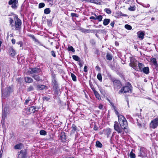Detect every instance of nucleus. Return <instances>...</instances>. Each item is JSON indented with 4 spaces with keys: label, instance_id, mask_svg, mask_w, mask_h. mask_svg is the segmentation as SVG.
Wrapping results in <instances>:
<instances>
[{
    "label": "nucleus",
    "instance_id": "f257e3e1",
    "mask_svg": "<svg viewBox=\"0 0 158 158\" xmlns=\"http://www.w3.org/2000/svg\"><path fill=\"white\" fill-rule=\"evenodd\" d=\"M114 111L116 114L118 116V122L120 125H119L117 122L115 121L114 126V130L118 134H123L124 132L126 133H128L129 131L127 129L128 124L126 119L122 115L119 114L118 112L116 110Z\"/></svg>",
    "mask_w": 158,
    "mask_h": 158
},
{
    "label": "nucleus",
    "instance_id": "f03ea898",
    "mask_svg": "<svg viewBox=\"0 0 158 158\" xmlns=\"http://www.w3.org/2000/svg\"><path fill=\"white\" fill-rule=\"evenodd\" d=\"M14 20L15 21V25L13 24L14 20L11 18H9V23L11 27L13 28L15 27V31L19 30L21 28V25L22 22L21 20L19 19L18 15H15L14 16Z\"/></svg>",
    "mask_w": 158,
    "mask_h": 158
},
{
    "label": "nucleus",
    "instance_id": "7ed1b4c3",
    "mask_svg": "<svg viewBox=\"0 0 158 158\" xmlns=\"http://www.w3.org/2000/svg\"><path fill=\"white\" fill-rule=\"evenodd\" d=\"M132 91V87L131 84L129 82H127L126 85L123 87L119 91L118 94H119L123 93H131Z\"/></svg>",
    "mask_w": 158,
    "mask_h": 158
},
{
    "label": "nucleus",
    "instance_id": "20e7f679",
    "mask_svg": "<svg viewBox=\"0 0 158 158\" xmlns=\"http://www.w3.org/2000/svg\"><path fill=\"white\" fill-rule=\"evenodd\" d=\"M2 97L3 98H5L9 95L10 92L12 91V88L10 87H7L4 90L2 89Z\"/></svg>",
    "mask_w": 158,
    "mask_h": 158
},
{
    "label": "nucleus",
    "instance_id": "39448f33",
    "mask_svg": "<svg viewBox=\"0 0 158 158\" xmlns=\"http://www.w3.org/2000/svg\"><path fill=\"white\" fill-rule=\"evenodd\" d=\"M147 150L143 147L140 148V150L138 153V156L142 158L147 156Z\"/></svg>",
    "mask_w": 158,
    "mask_h": 158
},
{
    "label": "nucleus",
    "instance_id": "423d86ee",
    "mask_svg": "<svg viewBox=\"0 0 158 158\" xmlns=\"http://www.w3.org/2000/svg\"><path fill=\"white\" fill-rule=\"evenodd\" d=\"M137 63V61L135 59L133 58H130V63L129 64V66L135 70L138 71Z\"/></svg>",
    "mask_w": 158,
    "mask_h": 158
},
{
    "label": "nucleus",
    "instance_id": "0eeeda50",
    "mask_svg": "<svg viewBox=\"0 0 158 158\" xmlns=\"http://www.w3.org/2000/svg\"><path fill=\"white\" fill-rule=\"evenodd\" d=\"M114 89L115 90L117 91L120 88L122 85L120 81L117 80L113 81Z\"/></svg>",
    "mask_w": 158,
    "mask_h": 158
},
{
    "label": "nucleus",
    "instance_id": "6e6552de",
    "mask_svg": "<svg viewBox=\"0 0 158 158\" xmlns=\"http://www.w3.org/2000/svg\"><path fill=\"white\" fill-rule=\"evenodd\" d=\"M27 149L21 150L19 152H18V158H27Z\"/></svg>",
    "mask_w": 158,
    "mask_h": 158
},
{
    "label": "nucleus",
    "instance_id": "1a4fd4ad",
    "mask_svg": "<svg viewBox=\"0 0 158 158\" xmlns=\"http://www.w3.org/2000/svg\"><path fill=\"white\" fill-rule=\"evenodd\" d=\"M158 126V118H156L152 120L150 123V127L155 129Z\"/></svg>",
    "mask_w": 158,
    "mask_h": 158
},
{
    "label": "nucleus",
    "instance_id": "9d476101",
    "mask_svg": "<svg viewBox=\"0 0 158 158\" xmlns=\"http://www.w3.org/2000/svg\"><path fill=\"white\" fill-rule=\"evenodd\" d=\"M40 69L35 68H30L29 73L30 74L38 73L40 72Z\"/></svg>",
    "mask_w": 158,
    "mask_h": 158
},
{
    "label": "nucleus",
    "instance_id": "9b49d317",
    "mask_svg": "<svg viewBox=\"0 0 158 158\" xmlns=\"http://www.w3.org/2000/svg\"><path fill=\"white\" fill-rule=\"evenodd\" d=\"M80 31L82 32L86 33H94L95 31H97L96 30H89L87 29L83 28L80 29Z\"/></svg>",
    "mask_w": 158,
    "mask_h": 158
},
{
    "label": "nucleus",
    "instance_id": "f8f14e48",
    "mask_svg": "<svg viewBox=\"0 0 158 158\" xmlns=\"http://www.w3.org/2000/svg\"><path fill=\"white\" fill-rule=\"evenodd\" d=\"M8 52L10 56L13 57L15 54V50L12 46H10L8 48Z\"/></svg>",
    "mask_w": 158,
    "mask_h": 158
},
{
    "label": "nucleus",
    "instance_id": "ddd939ff",
    "mask_svg": "<svg viewBox=\"0 0 158 158\" xmlns=\"http://www.w3.org/2000/svg\"><path fill=\"white\" fill-rule=\"evenodd\" d=\"M104 131L105 135L108 138L110 137V135L111 134V130L110 128H107L105 129L104 130Z\"/></svg>",
    "mask_w": 158,
    "mask_h": 158
},
{
    "label": "nucleus",
    "instance_id": "4468645a",
    "mask_svg": "<svg viewBox=\"0 0 158 158\" xmlns=\"http://www.w3.org/2000/svg\"><path fill=\"white\" fill-rule=\"evenodd\" d=\"M52 82L53 85V88L56 91L58 88V85L57 80L52 79Z\"/></svg>",
    "mask_w": 158,
    "mask_h": 158
},
{
    "label": "nucleus",
    "instance_id": "2eb2a0df",
    "mask_svg": "<svg viewBox=\"0 0 158 158\" xmlns=\"http://www.w3.org/2000/svg\"><path fill=\"white\" fill-rule=\"evenodd\" d=\"M60 138L62 142L64 143L65 142L66 140V137L64 132H61Z\"/></svg>",
    "mask_w": 158,
    "mask_h": 158
},
{
    "label": "nucleus",
    "instance_id": "dca6fc26",
    "mask_svg": "<svg viewBox=\"0 0 158 158\" xmlns=\"http://www.w3.org/2000/svg\"><path fill=\"white\" fill-rule=\"evenodd\" d=\"M38 108L35 106H30L28 109L29 112L30 113H34L35 111L38 110Z\"/></svg>",
    "mask_w": 158,
    "mask_h": 158
},
{
    "label": "nucleus",
    "instance_id": "f3484780",
    "mask_svg": "<svg viewBox=\"0 0 158 158\" xmlns=\"http://www.w3.org/2000/svg\"><path fill=\"white\" fill-rule=\"evenodd\" d=\"M37 89L40 90H42L43 89H48L47 86L46 85H38L37 86Z\"/></svg>",
    "mask_w": 158,
    "mask_h": 158
},
{
    "label": "nucleus",
    "instance_id": "a211bd4d",
    "mask_svg": "<svg viewBox=\"0 0 158 158\" xmlns=\"http://www.w3.org/2000/svg\"><path fill=\"white\" fill-rule=\"evenodd\" d=\"M142 71L146 74H148L149 73V67H146L143 68L142 70Z\"/></svg>",
    "mask_w": 158,
    "mask_h": 158
},
{
    "label": "nucleus",
    "instance_id": "6ab92c4d",
    "mask_svg": "<svg viewBox=\"0 0 158 158\" xmlns=\"http://www.w3.org/2000/svg\"><path fill=\"white\" fill-rule=\"evenodd\" d=\"M150 60L152 62L153 65L155 66L156 68L158 67V64L157 63L156 60L155 58L151 59Z\"/></svg>",
    "mask_w": 158,
    "mask_h": 158
},
{
    "label": "nucleus",
    "instance_id": "aec40b11",
    "mask_svg": "<svg viewBox=\"0 0 158 158\" xmlns=\"http://www.w3.org/2000/svg\"><path fill=\"white\" fill-rule=\"evenodd\" d=\"M24 80L25 82L28 83H31L33 81V80L31 78L28 77H25Z\"/></svg>",
    "mask_w": 158,
    "mask_h": 158
},
{
    "label": "nucleus",
    "instance_id": "412c9836",
    "mask_svg": "<svg viewBox=\"0 0 158 158\" xmlns=\"http://www.w3.org/2000/svg\"><path fill=\"white\" fill-rule=\"evenodd\" d=\"M23 147V144L20 143L16 145L14 147L15 149H21Z\"/></svg>",
    "mask_w": 158,
    "mask_h": 158
},
{
    "label": "nucleus",
    "instance_id": "4be33fe9",
    "mask_svg": "<svg viewBox=\"0 0 158 158\" xmlns=\"http://www.w3.org/2000/svg\"><path fill=\"white\" fill-rule=\"evenodd\" d=\"M139 116H140L138 114H136L135 115L133 116V117L134 118H135L137 121V123L138 125L139 126H141V124L139 123V119L138 118H139Z\"/></svg>",
    "mask_w": 158,
    "mask_h": 158
},
{
    "label": "nucleus",
    "instance_id": "5701e85b",
    "mask_svg": "<svg viewBox=\"0 0 158 158\" xmlns=\"http://www.w3.org/2000/svg\"><path fill=\"white\" fill-rule=\"evenodd\" d=\"M110 22V19H105L103 21V24L104 26H106L109 24Z\"/></svg>",
    "mask_w": 158,
    "mask_h": 158
},
{
    "label": "nucleus",
    "instance_id": "b1692460",
    "mask_svg": "<svg viewBox=\"0 0 158 158\" xmlns=\"http://www.w3.org/2000/svg\"><path fill=\"white\" fill-rule=\"evenodd\" d=\"M32 77L36 81H39L41 80L40 77L38 75L33 74Z\"/></svg>",
    "mask_w": 158,
    "mask_h": 158
},
{
    "label": "nucleus",
    "instance_id": "393cba45",
    "mask_svg": "<svg viewBox=\"0 0 158 158\" xmlns=\"http://www.w3.org/2000/svg\"><path fill=\"white\" fill-rule=\"evenodd\" d=\"M94 16L96 17V20H98L99 22H101L102 19V16L101 15L97 16L96 14H94Z\"/></svg>",
    "mask_w": 158,
    "mask_h": 158
},
{
    "label": "nucleus",
    "instance_id": "a878e982",
    "mask_svg": "<svg viewBox=\"0 0 158 158\" xmlns=\"http://www.w3.org/2000/svg\"><path fill=\"white\" fill-rule=\"evenodd\" d=\"M137 34L138 35V37L139 38H141L142 39H143L144 38V34L143 32H140L137 33Z\"/></svg>",
    "mask_w": 158,
    "mask_h": 158
},
{
    "label": "nucleus",
    "instance_id": "bb28decb",
    "mask_svg": "<svg viewBox=\"0 0 158 158\" xmlns=\"http://www.w3.org/2000/svg\"><path fill=\"white\" fill-rule=\"evenodd\" d=\"M73 58L76 61L80 62L81 61L80 58L77 56L73 55Z\"/></svg>",
    "mask_w": 158,
    "mask_h": 158
},
{
    "label": "nucleus",
    "instance_id": "cd10ccee",
    "mask_svg": "<svg viewBox=\"0 0 158 158\" xmlns=\"http://www.w3.org/2000/svg\"><path fill=\"white\" fill-rule=\"evenodd\" d=\"M106 58L107 60H112V56L110 54L108 53L106 56Z\"/></svg>",
    "mask_w": 158,
    "mask_h": 158
},
{
    "label": "nucleus",
    "instance_id": "c85d7f7f",
    "mask_svg": "<svg viewBox=\"0 0 158 158\" xmlns=\"http://www.w3.org/2000/svg\"><path fill=\"white\" fill-rule=\"evenodd\" d=\"M51 10L49 8H46L44 10V12L45 14H48L50 13Z\"/></svg>",
    "mask_w": 158,
    "mask_h": 158
},
{
    "label": "nucleus",
    "instance_id": "c756f323",
    "mask_svg": "<svg viewBox=\"0 0 158 158\" xmlns=\"http://www.w3.org/2000/svg\"><path fill=\"white\" fill-rule=\"evenodd\" d=\"M96 146L100 148L102 147V144L99 141H97L96 143Z\"/></svg>",
    "mask_w": 158,
    "mask_h": 158
},
{
    "label": "nucleus",
    "instance_id": "7c9ffc66",
    "mask_svg": "<svg viewBox=\"0 0 158 158\" xmlns=\"http://www.w3.org/2000/svg\"><path fill=\"white\" fill-rule=\"evenodd\" d=\"M71 75L73 80L74 81H76L77 77L76 76L72 73H71Z\"/></svg>",
    "mask_w": 158,
    "mask_h": 158
},
{
    "label": "nucleus",
    "instance_id": "2f4dec72",
    "mask_svg": "<svg viewBox=\"0 0 158 158\" xmlns=\"http://www.w3.org/2000/svg\"><path fill=\"white\" fill-rule=\"evenodd\" d=\"M29 36L30 37H31L32 39L33 40L35 41V42H39L38 40L35 38V37L33 35H29Z\"/></svg>",
    "mask_w": 158,
    "mask_h": 158
},
{
    "label": "nucleus",
    "instance_id": "473e14b6",
    "mask_svg": "<svg viewBox=\"0 0 158 158\" xmlns=\"http://www.w3.org/2000/svg\"><path fill=\"white\" fill-rule=\"evenodd\" d=\"M16 43L18 45H19L20 47H22V49H23V43L22 41H20L19 42H17Z\"/></svg>",
    "mask_w": 158,
    "mask_h": 158
},
{
    "label": "nucleus",
    "instance_id": "72a5a7b5",
    "mask_svg": "<svg viewBox=\"0 0 158 158\" xmlns=\"http://www.w3.org/2000/svg\"><path fill=\"white\" fill-rule=\"evenodd\" d=\"M34 89V88L33 86L31 85L27 89V92H30V91L33 90Z\"/></svg>",
    "mask_w": 158,
    "mask_h": 158
},
{
    "label": "nucleus",
    "instance_id": "f704fd0d",
    "mask_svg": "<svg viewBox=\"0 0 158 158\" xmlns=\"http://www.w3.org/2000/svg\"><path fill=\"white\" fill-rule=\"evenodd\" d=\"M68 50L69 51H71L73 52H75V50L72 46H69L68 48Z\"/></svg>",
    "mask_w": 158,
    "mask_h": 158
},
{
    "label": "nucleus",
    "instance_id": "c9c22d12",
    "mask_svg": "<svg viewBox=\"0 0 158 158\" xmlns=\"http://www.w3.org/2000/svg\"><path fill=\"white\" fill-rule=\"evenodd\" d=\"M94 93L95 97L98 99H99L101 98L99 94L97 91H95Z\"/></svg>",
    "mask_w": 158,
    "mask_h": 158
},
{
    "label": "nucleus",
    "instance_id": "e433bc0d",
    "mask_svg": "<svg viewBox=\"0 0 158 158\" xmlns=\"http://www.w3.org/2000/svg\"><path fill=\"white\" fill-rule=\"evenodd\" d=\"M43 101H49L50 99V96H44L42 98Z\"/></svg>",
    "mask_w": 158,
    "mask_h": 158
},
{
    "label": "nucleus",
    "instance_id": "4c0bfd02",
    "mask_svg": "<svg viewBox=\"0 0 158 158\" xmlns=\"http://www.w3.org/2000/svg\"><path fill=\"white\" fill-rule=\"evenodd\" d=\"M104 11L108 14H110L111 13V10L108 8H106L105 9Z\"/></svg>",
    "mask_w": 158,
    "mask_h": 158
},
{
    "label": "nucleus",
    "instance_id": "58836bf2",
    "mask_svg": "<svg viewBox=\"0 0 158 158\" xmlns=\"http://www.w3.org/2000/svg\"><path fill=\"white\" fill-rule=\"evenodd\" d=\"M138 66L139 69L142 71V69L143 67L144 66V65L141 63H139Z\"/></svg>",
    "mask_w": 158,
    "mask_h": 158
},
{
    "label": "nucleus",
    "instance_id": "ea45409f",
    "mask_svg": "<svg viewBox=\"0 0 158 158\" xmlns=\"http://www.w3.org/2000/svg\"><path fill=\"white\" fill-rule=\"evenodd\" d=\"M72 128L73 129L72 131L73 132H74L77 130V127L74 124H72Z\"/></svg>",
    "mask_w": 158,
    "mask_h": 158
},
{
    "label": "nucleus",
    "instance_id": "a19ab883",
    "mask_svg": "<svg viewBox=\"0 0 158 158\" xmlns=\"http://www.w3.org/2000/svg\"><path fill=\"white\" fill-rule=\"evenodd\" d=\"M97 78L101 81H102V78L101 74L98 73L97 76Z\"/></svg>",
    "mask_w": 158,
    "mask_h": 158
},
{
    "label": "nucleus",
    "instance_id": "79ce46f5",
    "mask_svg": "<svg viewBox=\"0 0 158 158\" xmlns=\"http://www.w3.org/2000/svg\"><path fill=\"white\" fill-rule=\"evenodd\" d=\"M40 135H46L47 134V133L46 131L44 130H42L40 131Z\"/></svg>",
    "mask_w": 158,
    "mask_h": 158
},
{
    "label": "nucleus",
    "instance_id": "37998d69",
    "mask_svg": "<svg viewBox=\"0 0 158 158\" xmlns=\"http://www.w3.org/2000/svg\"><path fill=\"white\" fill-rule=\"evenodd\" d=\"M125 27L128 30H131L132 29V27L131 26L128 25L126 24L125 26Z\"/></svg>",
    "mask_w": 158,
    "mask_h": 158
},
{
    "label": "nucleus",
    "instance_id": "c03bdc74",
    "mask_svg": "<svg viewBox=\"0 0 158 158\" xmlns=\"http://www.w3.org/2000/svg\"><path fill=\"white\" fill-rule=\"evenodd\" d=\"M126 118L127 119H129L131 121H132L133 120V118L130 115H126Z\"/></svg>",
    "mask_w": 158,
    "mask_h": 158
},
{
    "label": "nucleus",
    "instance_id": "a18cd8bd",
    "mask_svg": "<svg viewBox=\"0 0 158 158\" xmlns=\"http://www.w3.org/2000/svg\"><path fill=\"white\" fill-rule=\"evenodd\" d=\"M45 4L44 3H40L39 4V8H41L44 7L45 6Z\"/></svg>",
    "mask_w": 158,
    "mask_h": 158
},
{
    "label": "nucleus",
    "instance_id": "49530a36",
    "mask_svg": "<svg viewBox=\"0 0 158 158\" xmlns=\"http://www.w3.org/2000/svg\"><path fill=\"white\" fill-rule=\"evenodd\" d=\"M130 156L131 158H135V154L133 153L132 152H131L130 154Z\"/></svg>",
    "mask_w": 158,
    "mask_h": 158
},
{
    "label": "nucleus",
    "instance_id": "de8ad7c7",
    "mask_svg": "<svg viewBox=\"0 0 158 158\" xmlns=\"http://www.w3.org/2000/svg\"><path fill=\"white\" fill-rule=\"evenodd\" d=\"M71 16L72 17H78L79 15H77L75 13H71Z\"/></svg>",
    "mask_w": 158,
    "mask_h": 158
},
{
    "label": "nucleus",
    "instance_id": "09e8293b",
    "mask_svg": "<svg viewBox=\"0 0 158 158\" xmlns=\"http://www.w3.org/2000/svg\"><path fill=\"white\" fill-rule=\"evenodd\" d=\"M16 0H10L8 2L9 5H11L12 4L15 3Z\"/></svg>",
    "mask_w": 158,
    "mask_h": 158
},
{
    "label": "nucleus",
    "instance_id": "8fccbe9b",
    "mask_svg": "<svg viewBox=\"0 0 158 158\" xmlns=\"http://www.w3.org/2000/svg\"><path fill=\"white\" fill-rule=\"evenodd\" d=\"M90 2L95 4H98L99 2L98 0H90Z\"/></svg>",
    "mask_w": 158,
    "mask_h": 158
},
{
    "label": "nucleus",
    "instance_id": "3c124183",
    "mask_svg": "<svg viewBox=\"0 0 158 158\" xmlns=\"http://www.w3.org/2000/svg\"><path fill=\"white\" fill-rule=\"evenodd\" d=\"M48 3H49V4L51 5H52L54 4L53 3V0H45Z\"/></svg>",
    "mask_w": 158,
    "mask_h": 158
},
{
    "label": "nucleus",
    "instance_id": "603ef678",
    "mask_svg": "<svg viewBox=\"0 0 158 158\" xmlns=\"http://www.w3.org/2000/svg\"><path fill=\"white\" fill-rule=\"evenodd\" d=\"M31 100L30 99V98H28L27 99H26L25 100V102H24V104L27 105V104H28L29 102Z\"/></svg>",
    "mask_w": 158,
    "mask_h": 158
},
{
    "label": "nucleus",
    "instance_id": "864d4df0",
    "mask_svg": "<svg viewBox=\"0 0 158 158\" xmlns=\"http://www.w3.org/2000/svg\"><path fill=\"white\" fill-rule=\"evenodd\" d=\"M128 10L130 11H134L135 10V7L130 6L128 8Z\"/></svg>",
    "mask_w": 158,
    "mask_h": 158
},
{
    "label": "nucleus",
    "instance_id": "5fc2aeb1",
    "mask_svg": "<svg viewBox=\"0 0 158 158\" xmlns=\"http://www.w3.org/2000/svg\"><path fill=\"white\" fill-rule=\"evenodd\" d=\"M6 115L3 112L2 117V119L3 121L5 120Z\"/></svg>",
    "mask_w": 158,
    "mask_h": 158
},
{
    "label": "nucleus",
    "instance_id": "6e6d98bb",
    "mask_svg": "<svg viewBox=\"0 0 158 158\" xmlns=\"http://www.w3.org/2000/svg\"><path fill=\"white\" fill-rule=\"evenodd\" d=\"M51 54L54 57H56V55L54 51H52L51 52Z\"/></svg>",
    "mask_w": 158,
    "mask_h": 158
},
{
    "label": "nucleus",
    "instance_id": "4d7b16f0",
    "mask_svg": "<svg viewBox=\"0 0 158 158\" xmlns=\"http://www.w3.org/2000/svg\"><path fill=\"white\" fill-rule=\"evenodd\" d=\"M52 79L56 80V75L53 73H52Z\"/></svg>",
    "mask_w": 158,
    "mask_h": 158
},
{
    "label": "nucleus",
    "instance_id": "13d9d810",
    "mask_svg": "<svg viewBox=\"0 0 158 158\" xmlns=\"http://www.w3.org/2000/svg\"><path fill=\"white\" fill-rule=\"evenodd\" d=\"M87 66L86 65H85L84 66V71L85 72H87L88 70L87 69Z\"/></svg>",
    "mask_w": 158,
    "mask_h": 158
},
{
    "label": "nucleus",
    "instance_id": "bf43d9fd",
    "mask_svg": "<svg viewBox=\"0 0 158 158\" xmlns=\"http://www.w3.org/2000/svg\"><path fill=\"white\" fill-rule=\"evenodd\" d=\"M95 69L96 70L100 71V69L98 65H97L95 67Z\"/></svg>",
    "mask_w": 158,
    "mask_h": 158
},
{
    "label": "nucleus",
    "instance_id": "052dcab7",
    "mask_svg": "<svg viewBox=\"0 0 158 158\" xmlns=\"http://www.w3.org/2000/svg\"><path fill=\"white\" fill-rule=\"evenodd\" d=\"M11 42L13 44H14L15 43V40L14 39L11 40Z\"/></svg>",
    "mask_w": 158,
    "mask_h": 158
},
{
    "label": "nucleus",
    "instance_id": "680f3d73",
    "mask_svg": "<svg viewBox=\"0 0 158 158\" xmlns=\"http://www.w3.org/2000/svg\"><path fill=\"white\" fill-rule=\"evenodd\" d=\"M115 23L114 21H113L112 22H111L110 25L113 27H114V24Z\"/></svg>",
    "mask_w": 158,
    "mask_h": 158
},
{
    "label": "nucleus",
    "instance_id": "e2e57ef3",
    "mask_svg": "<svg viewBox=\"0 0 158 158\" xmlns=\"http://www.w3.org/2000/svg\"><path fill=\"white\" fill-rule=\"evenodd\" d=\"M112 138H113L112 136H111L110 139V142L111 144H113V143L112 142V141H113Z\"/></svg>",
    "mask_w": 158,
    "mask_h": 158
},
{
    "label": "nucleus",
    "instance_id": "0e129e2a",
    "mask_svg": "<svg viewBox=\"0 0 158 158\" xmlns=\"http://www.w3.org/2000/svg\"><path fill=\"white\" fill-rule=\"evenodd\" d=\"M89 19H92L94 20H96V17L92 16L89 17Z\"/></svg>",
    "mask_w": 158,
    "mask_h": 158
},
{
    "label": "nucleus",
    "instance_id": "69168bd1",
    "mask_svg": "<svg viewBox=\"0 0 158 158\" xmlns=\"http://www.w3.org/2000/svg\"><path fill=\"white\" fill-rule=\"evenodd\" d=\"M103 107V106L101 104H100L98 106V108L100 109H102Z\"/></svg>",
    "mask_w": 158,
    "mask_h": 158
},
{
    "label": "nucleus",
    "instance_id": "338daca9",
    "mask_svg": "<svg viewBox=\"0 0 158 158\" xmlns=\"http://www.w3.org/2000/svg\"><path fill=\"white\" fill-rule=\"evenodd\" d=\"M12 7L13 8H15L16 7V5L15 3L12 4Z\"/></svg>",
    "mask_w": 158,
    "mask_h": 158
},
{
    "label": "nucleus",
    "instance_id": "774afa93",
    "mask_svg": "<svg viewBox=\"0 0 158 158\" xmlns=\"http://www.w3.org/2000/svg\"><path fill=\"white\" fill-rule=\"evenodd\" d=\"M94 129L95 131H97L98 129V127L96 126L95 125L94 126Z\"/></svg>",
    "mask_w": 158,
    "mask_h": 158
}]
</instances>
